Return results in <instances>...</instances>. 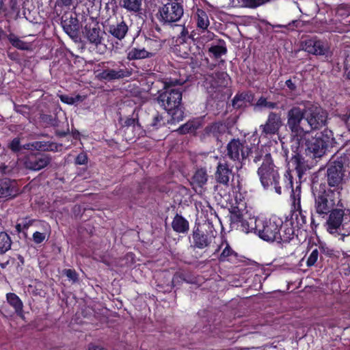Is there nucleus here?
<instances>
[{"label":"nucleus","instance_id":"obj_1","mask_svg":"<svg viewBox=\"0 0 350 350\" xmlns=\"http://www.w3.org/2000/svg\"><path fill=\"white\" fill-rule=\"evenodd\" d=\"M252 157L255 163L261 162L257 173L262 187L265 189L273 187L275 193L280 195L282 189L280 186V175L271 154L258 148L254 151V155Z\"/></svg>","mask_w":350,"mask_h":350},{"label":"nucleus","instance_id":"obj_2","mask_svg":"<svg viewBox=\"0 0 350 350\" xmlns=\"http://www.w3.org/2000/svg\"><path fill=\"white\" fill-rule=\"evenodd\" d=\"M157 100L174 120H178L182 117L183 111L180 109L182 91L180 88L165 85L164 91L159 94Z\"/></svg>","mask_w":350,"mask_h":350},{"label":"nucleus","instance_id":"obj_3","mask_svg":"<svg viewBox=\"0 0 350 350\" xmlns=\"http://www.w3.org/2000/svg\"><path fill=\"white\" fill-rule=\"evenodd\" d=\"M314 208L320 215H327L334 207H344L338 189L320 190L314 193Z\"/></svg>","mask_w":350,"mask_h":350},{"label":"nucleus","instance_id":"obj_4","mask_svg":"<svg viewBox=\"0 0 350 350\" xmlns=\"http://www.w3.org/2000/svg\"><path fill=\"white\" fill-rule=\"evenodd\" d=\"M342 208H336L329 213L325 228L329 234L335 237H340L341 239L344 240L345 237L349 234L345 226L350 222V211L349 209Z\"/></svg>","mask_w":350,"mask_h":350},{"label":"nucleus","instance_id":"obj_5","mask_svg":"<svg viewBox=\"0 0 350 350\" xmlns=\"http://www.w3.org/2000/svg\"><path fill=\"white\" fill-rule=\"evenodd\" d=\"M305 109L294 106L287 112V126L292 135L297 139L308 133Z\"/></svg>","mask_w":350,"mask_h":350},{"label":"nucleus","instance_id":"obj_6","mask_svg":"<svg viewBox=\"0 0 350 350\" xmlns=\"http://www.w3.org/2000/svg\"><path fill=\"white\" fill-rule=\"evenodd\" d=\"M282 225V219L277 217H272L265 221L259 220L258 221V226H256L258 227L257 228L258 234L265 241L278 243V239H281L279 237V232L281 230Z\"/></svg>","mask_w":350,"mask_h":350},{"label":"nucleus","instance_id":"obj_7","mask_svg":"<svg viewBox=\"0 0 350 350\" xmlns=\"http://www.w3.org/2000/svg\"><path fill=\"white\" fill-rule=\"evenodd\" d=\"M227 155L236 164L237 170L241 168L242 163L250 154L252 153V148L245 141L239 139H232L227 145Z\"/></svg>","mask_w":350,"mask_h":350},{"label":"nucleus","instance_id":"obj_8","mask_svg":"<svg viewBox=\"0 0 350 350\" xmlns=\"http://www.w3.org/2000/svg\"><path fill=\"white\" fill-rule=\"evenodd\" d=\"M305 116L308 133L325 126L327 120V113L319 106L309 105L305 108Z\"/></svg>","mask_w":350,"mask_h":350},{"label":"nucleus","instance_id":"obj_9","mask_svg":"<svg viewBox=\"0 0 350 350\" xmlns=\"http://www.w3.org/2000/svg\"><path fill=\"white\" fill-rule=\"evenodd\" d=\"M228 80L229 76L226 72H215L205 75L203 86L208 94L214 96L215 94L220 92L228 85Z\"/></svg>","mask_w":350,"mask_h":350},{"label":"nucleus","instance_id":"obj_10","mask_svg":"<svg viewBox=\"0 0 350 350\" xmlns=\"http://www.w3.org/2000/svg\"><path fill=\"white\" fill-rule=\"evenodd\" d=\"M327 139H322L321 136L308 139L306 142V154L312 158H321L325 153L328 139L332 137V133L329 130H325Z\"/></svg>","mask_w":350,"mask_h":350},{"label":"nucleus","instance_id":"obj_11","mask_svg":"<svg viewBox=\"0 0 350 350\" xmlns=\"http://www.w3.org/2000/svg\"><path fill=\"white\" fill-rule=\"evenodd\" d=\"M344 176L345 169L342 161H333L328 163L327 181L330 187H334V189H338L341 193Z\"/></svg>","mask_w":350,"mask_h":350},{"label":"nucleus","instance_id":"obj_12","mask_svg":"<svg viewBox=\"0 0 350 350\" xmlns=\"http://www.w3.org/2000/svg\"><path fill=\"white\" fill-rule=\"evenodd\" d=\"M183 5L176 1H170L159 9L160 20L170 24L179 21L183 15Z\"/></svg>","mask_w":350,"mask_h":350},{"label":"nucleus","instance_id":"obj_13","mask_svg":"<svg viewBox=\"0 0 350 350\" xmlns=\"http://www.w3.org/2000/svg\"><path fill=\"white\" fill-rule=\"evenodd\" d=\"M51 161V158L45 154H29L24 159V165L27 169L33 171L40 170L46 167Z\"/></svg>","mask_w":350,"mask_h":350},{"label":"nucleus","instance_id":"obj_14","mask_svg":"<svg viewBox=\"0 0 350 350\" xmlns=\"http://www.w3.org/2000/svg\"><path fill=\"white\" fill-rule=\"evenodd\" d=\"M302 48L305 51L314 55H327L330 49L327 41L315 38L305 40Z\"/></svg>","mask_w":350,"mask_h":350},{"label":"nucleus","instance_id":"obj_15","mask_svg":"<svg viewBox=\"0 0 350 350\" xmlns=\"http://www.w3.org/2000/svg\"><path fill=\"white\" fill-rule=\"evenodd\" d=\"M282 124L280 115L275 112H270L266 122L260 126V129L262 130V135L267 136L277 133Z\"/></svg>","mask_w":350,"mask_h":350},{"label":"nucleus","instance_id":"obj_16","mask_svg":"<svg viewBox=\"0 0 350 350\" xmlns=\"http://www.w3.org/2000/svg\"><path fill=\"white\" fill-rule=\"evenodd\" d=\"M233 177L232 169L230 168L227 161L220 159L217 163L215 173V180L217 183L228 186L230 179Z\"/></svg>","mask_w":350,"mask_h":350},{"label":"nucleus","instance_id":"obj_17","mask_svg":"<svg viewBox=\"0 0 350 350\" xmlns=\"http://www.w3.org/2000/svg\"><path fill=\"white\" fill-rule=\"evenodd\" d=\"M215 237L213 234H205L199 228L194 229L192 233L191 247L198 249H204L211 244Z\"/></svg>","mask_w":350,"mask_h":350},{"label":"nucleus","instance_id":"obj_18","mask_svg":"<svg viewBox=\"0 0 350 350\" xmlns=\"http://www.w3.org/2000/svg\"><path fill=\"white\" fill-rule=\"evenodd\" d=\"M84 34L90 44L98 46L102 44L105 31H101L97 24H94L93 26L85 25Z\"/></svg>","mask_w":350,"mask_h":350},{"label":"nucleus","instance_id":"obj_19","mask_svg":"<svg viewBox=\"0 0 350 350\" xmlns=\"http://www.w3.org/2000/svg\"><path fill=\"white\" fill-rule=\"evenodd\" d=\"M131 75V72L126 68L118 69L107 68L98 74V77L102 80L110 81L128 77Z\"/></svg>","mask_w":350,"mask_h":350},{"label":"nucleus","instance_id":"obj_20","mask_svg":"<svg viewBox=\"0 0 350 350\" xmlns=\"http://www.w3.org/2000/svg\"><path fill=\"white\" fill-rule=\"evenodd\" d=\"M17 193L15 181L6 178L0 179V198H13Z\"/></svg>","mask_w":350,"mask_h":350},{"label":"nucleus","instance_id":"obj_21","mask_svg":"<svg viewBox=\"0 0 350 350\" xmlns=\"http://www.w3.org/2000/svg\"><path fill=\"white\" fill-rule=\"evenodd\" d=\"M129 30V27L126 23L121 20L120 22L116 23L109 24L107 25L108 32L113 36L114 38L121 40L126 35Z\"/></svg>","mask_w":350,"mask_h":350},{"label":"nucleus","instance_id":"obj_22","mask_svg":"<svg viewBox=\"0 0 350 350\" xmlns=\"http://www.w3.org/2000/svg\"><path fill=\"white\" fill-rule=\"evenodd\" d=\"M208 181V174L206 170L203 168L197 170L191 177L190 183L193 189L197 191L198 189H202Z\"/></svg>","mask_w":350,"mask_h":350},{"label":"nucleus","instance_id":"obj_23","mask_svg":"<svg viewBox=\"0 0 350 350\" xmlns=\"http://www.w3.org/2000/svg\"><path fill=\"white\" fill-rule=\"evenodd\" d=\"M65 32L72 38L76 37L79 28V22L76 17L70 16L64 20L62 23Z\"/></svg>","mask_w":350,"mask_h":350},{"label":"nucleus","instance_id":"obj_24","mask_svg":"<svg viewBox=\"0 0 350 350\" xmlns=\"http://www.w3.org/2000/svg\"><path fill=\"white\" fill-rule=\"evenodd\" d=\"M193 18L196 21L197 28L201 31L206 30L210 25L206 12L202 9H197L193 14Z\"/></svg>","mask_w":350,"mask_h":350},{"label":"nucleus","instance_id":"obj_25","mask_svg":"<svg viewBox=\"0 0 350 350\" xmlns=\"http://www.w3.org/2000/svg\"><path fill=\"white\" fill-rule=\"evenodd\" d=\"M172 227L178 233H186L189 230V224L187 219L177 214L173 219Z\"/></svg>","mask_w":350,"mask_h":350},{"label":"nucleus","instance_id":"obj_26","mask_svg":"<svg viewBox=\"0 0 350 350\" xmlns=\"http://www.w3.org/2000/svg\"><path fill=\"white\" fill-rule=\"evenodd\" d=\"M290 162L295 167L299 178L301 177L302 174H304L308 168L304 159L299 153H295L291 157Z\"/></svg>","mask_w":350,"mask_h":350},{"label":"nucleus","instance_id":"obj_27","mask_svg":"<svg viewBox=\"0 0 350 350\" xmlns=\"http://www.w3.org/2000/svg\"><path fill=\"white\" fill-rule=\"evenodd\" d=\"M206 132L215 137L217 140H221L222 136L227 132V127L224 124L216 122L208 126L206 129Z\"/></svg>","mask_w":350,"mask_h":350},{"label":"nucleus","instance_id":"obj_28","mask_svg":"<svg viewBox=\"0 0 350 350\" xmlns=\"http://www.w3.org/2000/svg\"><path fill=\"white\" fill-rule=\"evenodd\" d=\"M155 52H149L145 49L133 48L127 53V59L129 60L148 58L154 56Z\"/></svg>","mask_w":350,"mask_h":350},{"label":"nucleus","instance_id":"obj_29","mask_svg":"<svg viewBox=\"0 0 350 350\" xmlns=\"http://www.w3.org/2000/svg\"><path fill=\"white\" fill-rule=\"evenodd\" d=\"M6 299L8 304L14 308L16 313L22 317L23 304L18 296L15 293H9L6 295Z\"/></svg>","mask_w":350,"mask_h":350},{"label":"nucleus","instance_id":"obj_30","mask_svg":"<svg viewBox=\"0 0 350 350\" xmlns=\"http://www.w3.org/2000/svg\"><path fill=\"white\" fill-rule=\"evenodd\" d=\"M284 176H285L286 179L288 181L286 187L288 189H292V192H293L292 196L294 200L293 204L295 206L297 204V206L299 207L300 206V187H297L296 190L294 191L293 188V176H292V175L291 174V173L289 172H286Z\"/></svg>","mask_w":350,"mask_h":350},{"label":"nucleus","instance_id":"obj_31","mask_svg":"<svg viewBox=\"0 0 350 350\" xmlns=\"http://www.w3.org/2000/svg\"><path fill=\"white\" fill-rule=\"evenodd\" d=\"M294 235V230L292 226H289L287 224L282 225L281 230L279 232V237L281 239H278V243L289 242Z\"/></svg>","mask_w":350,"mask_h":350},{"label":"nucleus","instance_id":"obj_32","mask_svg":"<svg viewBox=\"0 0 350 350\" xmlns=\"http://www.w3.org/2000/svg\"><path fill=\"white\" fill-rule=\"evenodd\" d=\"M256 222L257 221L254 218L250 217L248 219L243 218L239 224L237 225V228H239L243 232L248 233L254 229L257 230L258 227L256 226H258Z\"/></svg>","mask_w":350,"mask_h":350},{"label":"nucleus","instance_id":"obj_33","mask_svg":"<svg viewBox=\"0 0 350 350\" xmlns=\"http://www.w3.org/2000/svg\"><path fill=\"white\" fill-rule=\"evenodd\" d=\"M7 38L12 45L18 49L29 50L30 49V44L29 43L23 41L14 33H10Z\"/></svg>","mask_w":350,"mask_h":350},{"label":"nucleus","instance_id":"obj_34","mask_svg":"<svg viewBox=\"0 0 350 350\" xmlns=\"http://www.w3.org/2000/svg\"><path fill=\"white\" fill-rule=\"evenodd\" d=\"M223 246H225V247H224L221 254H220V256L219 258L220 261L227 260L228 257H230L234 254V252L230 247V245L226 240L221 241L220 245L217 247V249L215 250V252H217L221 249V247Z\"/></svg>","mask_w":350,"mask_h":350},{"label":"nucleus","instance_id":"obj_35","mask_svg":"<svg viewBox=\"0 0 350 350\" xmlns=\"http://www.w3.org/2000/svg\"><path fill=\"white\" fill-rule=\"evenodd\" d=\"M250 96L247 93H241L237 94L232 100V106L234 108L239 109L247 105V103L250 102Z\"/></svg>","mask_w":350,"mask_h":350},{"label":"nucleus","instance_id":"obj_36","mask_svg":"<svg viewBox=\"0 0 350 350\" xmlns=\"http://www.w3.org/2000/svg\"><path fill=\"white\" fill-rule=\"evenodd\" d=\"M12 241L5 232H0V253L4 254L11 248Z\"/></svg>","mask_w":350,"mask_h":350},{"label":"nucleus","instance_id":"obj_37","mask_svg":"<svg viewBox=\"0 0 350 350\" xmlns=\"http://www.w3.org/2000/svg\"><path fill=\"white\" fill-rule=\"evenodd\" d=\"M230 213L231 224L237 226L244 218L241 210L237 206L232 207Z\"/></svg>","mask_w":350,"mask_h":350},{"label":"nucleus","instance_id":"obj_38","mask_svg":"<svg viewBox=\"0 0 350 350\" xmlns=\"http://www.w3.org/2000/svg\"><path fill=\"white\" fill-rule=\"evenodd\" d=\"M122 6L129 11L137 12L140 10L142 0H122Z\"/></svg>","mask_w":350,"mask_h":350},{"label":"nucleus","instance_id":"obj_39","mask_svg":"<svg viewBox=\"0 0 350 350\" xmlns=\"http://www.w3.org/2000/svg\"><path fill=\"white\" fill-rule=\"evenodd\" d=\"M208 51L212 53L215 58H219L226 53L227 49L224 45H215L211 46Z\"/></svg>","mask_w":350,"mask_h":350},{"label":"nucleus","instance_id":"obj_40","mask_svg":"<svg viewBox=\"0 0 350 350\" xmlns=\"http://www.w3.org/2000/svg\"><path fill=\"white\" fill-rule=\"evenodd\" d=\"M235 6L241 8H256L259 6L258 0H237Z\"/></svg>","mask_w":350,"mask_h":350},{"label":"nucleus","instance_id":"obj_41","mask_svg":"<svg viewBox=\"0 0 350 350\" xmlns=\"http://www.w3.org/2000/svg\"><path fill=\"white\" fill-rule=\"evenodd\" d=\"M259 107H265L268 109H275L277 107V103L268 101L267 98L264 97H260L256 105Z\"/></svg>","mask_w":350,"mask_h":350},{"label":"nucleus","instance_id":"obj_42","mask_svg":"<svg viewBox=\"0 0 350 350\" xmlns=\"http://www.w3.org/2000/svg\"><path fill=\"white\" fill-rule=\"evenodd\" d=\"M196 129V126L192 122H187L186 124L180 126L178 131L181 134H186L188 133L194 132Z\"/></svg>","mask_w":350,"mask_h":350},{"label":"nucleus","instance_id":"obj_43","mask_svg":"<svg viewBox=\"0 0 350 350\" xmlns=\"http://www.w3.org/2000/svg\"><path fill=\"white\" fill-rule=\"evenodd\" d=\"M319 257L318 249H314L312 251L310 256L308 258L306 264L308 267H311L315 264Z\"/></svg>","mask_w":350,"mask_h":350},{"label":"nucleus","instance_id":"obj_44","mask_svg":"<svg viewBox=\"0 0 350 350\" xmlns=\"http://www.w3.org/2000/svg\"><path fill=\"white\" fill-rule=\"evenodd\" d=\"M64 274L66 275V277L72 280L73 282H75L78 280V274L74 269H65L64 271Z\"/></svg>","mask_w":350,"mask_h":350},{"label":"nucleus","instance_id":"obj_45","mask_svg":"<svg viewBox=\"0 0 350 350\" xmlns=\"http://www.w3.org/2000/svg\"><path fill=\"white\" fill-rule=\"evenodd\" d=\"M79 98H80L79 96H77L75 98L70 97L67 95H61L60 96V100L63 103L68 104V105H73L74 103H75L77 101H78L79 100Z\"/></svg>","mask_w":350,"mask_h":350},{"label":"nucleus","instance_id":"obj_46","mask_svg":"<svg viewBox=\"0 0 350 350\" xmlns=\"http://www.w3.org/2000/svg\"><path fill=\"white\" fill-rule=\"evenodd\" d=\"M163 124V117L159 114H157L154 118L150 124V126L154 129H158Z\"/></svg>","mask_w":350,"mask_h":350},{"label":"nucleus","instance_id":"obj_47","mask_svg":"<svg viewBox=\"0 0 350 350\" xmlns=\"http://www.w3.org/2000/svg\"><path fill=\"white\" fill-rule=\"evenodd\" d=\"M122 126L123 127H130L132 126L135 128L136 126L138 125V122L136 121V120L133 118H127L122 123Z\"/></svg>","mask_w":350,"mask_h":350},{"label":"nucleus","instance_id":"obj_48","mask_svg":"<svg viewBox=\"0 0 350 350\" xmlns=\"http://www.w3.org/2000/svg\"><path fill=\"white\" fill-rule=\"evenodd\" d=\"M45 239H46V235L44 233H42L40 232H36L33 234V241L37 244L41 243L42 242H43L44 241Z\"/></svg>","mask_w":350,"mask_h":350},{"label":"nucleus","instance_id":"obj_49","mask_svg":"<svg viewBox=\"0 0 350 350\" xmlns=\"http://www.w3.org/2000/svg\"><path fill=\"white\" fill-rule=\"evenodd\" d=\"M46 149V144L42 142L36 141L31 143V150H45Z\"/></svg>","mask_w":350,"mask_h":350},{"label":"nucleus","instance_id":"obj_50","mask_svg":"<svg viewBox=\"0 0 350 350\" xmlns=\"http://www.w3.org/2000/svg\"><path fill=\"white\" fill-rule=\"evenodd\" d=\"M179 51H183V53L180 54V56L183 58H188L189 57V53L186 51L188 49V45L187 43L183 42L178 45Z\"/></svg>","mask_w":350,"mask_h":350},{"label":"nucleus","instance_id":"obj_51","mask_svg":"<svg viewBox=\"0 0 350 350\" xmlns=\"http://www.w3.org/2000/svg\"><path fill=\"white\" fill-rule=\"evenodd\" d=\"M88 157L86 154L85 153H80L78 154L75 159V163L77 165H84L87 163Z\"/></svg>","mask_w":350,"mask_h":350},{"label":"nucleus","instance_id":"obj_52","mask_svg":"<svg viewBox=\"0 0 350 350\" xmlns=\"http://www.w3.org/2000/svg\"><path fill=\"white\" fill-rule=\"evenodd\" d=\"M10 148L14 152L19 151L21 150L19 139L14 138L10 143Z\"/></svg>","mask_w":350,"mask_h":350},{"label":"nucleus","instance_id":"obj_53","mask_svg":"<svg viewBox=\"0 0 350 350\" xmlns=\"http://www.w3.org/2000/svg\"><path fill=\"white\" fill-rule=\"evenodd\" d=\"M33 220L29 219L28 218H24L21 220V223L23 225V228L27 229L33 224Z\"/></svg>","mask_w":350,"mask_h":350},{"label":"nucleus","instance_id":"obj_54","mask_svg":"<svg viewBox=\"0 0 350 350\" xmlns=\"http://www.w3.org/2000/svg\"><path fill=\"white\" fill-rule=\"evenodd\" d=\"M286 85L288 87V88L291 90V91H294L296 90V85L295 84V83H293L291 79H288L286 81Z\"/></svg>","mask_w":350,"mask_h":350},{"label":"nucleus","instance_id":"obj_55","mask_svg":"<svg viewBox=\"0 0 350 350\" xmlns=\"http://www.w3.org/2000/svg\"><path fill=\"white\" fill-rule=\"evenodd\" d=\"M189 31L185 26H183L181 28V31L180 33V37L185 40L189 36Z\"/></svg>","mask_w":350,"mask_h":350},{"label":"nucleus","instance_id":"obj_56","mask_svg":"<svg viewBox=\"0 0 350 350\" xmlns=\"http://www.w3.org/2000/svg\"><path fill=\"white\" fill-rule=\"evenodd\" d=\"M157 39H159V42L157 40L155 41V43H156V45H157V48L155 49V51H157L159 50L161 46V42L163 41L161 38H160L159 36H154Z\"/></svg>","mask_w":350,"mask_h":350},{"label":"nucleus","instance_id":"obj_57","mask_svg":"<svg viewBox=\"0 0 350 350\" xmlns=\"http://www.w3.org/2000/svg\"><path fill=\"white\" fill-rule=\"evenodd\" d=\"M63 5L69 6L72 4V0H60Z\"/></svg>","mask_w":350,"mask_h":350},{"label":"nucleus","instance_id":"obj_58","mask_svg":"<svg viewBox=\"0 0 350 350\" xmlns=\"http://www.w3.org/2000/svg\"><path fill=\"white\" fill-rule=\"evenodd\" d=\"M16 229L18 232H21L25 228H23V225H21V223L20 222L16 224Z\"/></svg>","mask_w":350,"mask_h":350},{"label":"nucleus","instance_id":"obj_59","mask_svg":"<svg viewBox=\"0 0 350 350\" xmlns=\"http://www.w3.org/2000/svg\"><path fill=\"white\" fill-rule=\"evenodd\" d=\"M23 148L25 150H31V143L23 145Z\"/></svg>","mask_w":350,"mask_h":350},{"label":"nucleus","instance_id":"obj_60","mask_svg":"<svg viewBox=\"0 0 350 350\" xmlns=\"http://www.w3.org/2000/svg\"><path fill=\"white\" fill-rule=\"evenodd\" d=\"M66 134V132H58V135L60 136H65Z\"/></svg>","mask_w":350,"mask_h":350},{"label":"nucleus","instance_id":"obj_61","mask_svg":"<svg viewBox=\"0 0 350 350\" xmlns=\"http://www.w3.org/2000/svg\"><path fill=\"white\" fill-rule=\"evenodd\" d=\"M8 264V262H5V263H1L0 264V266L2 267V268H5L6 267V265Z\"/></svg>","mask_w":350,"mask_h":350},{"label":"nucleus","instance_id":"obj_62","mask_svg":"<svg viewBox=\"0 0 350 350\" xmlns=\"http://www.w3.org/2000/svg\"><path fill=\"white\" fill-rule=\"evenodd\" d=\"M347 77L348 79H350V71L348 72L347 75Z\"/></svg>","mask_w":350,"mask_h":350},{"label":"nucleus","instance_id":"obj_63","mask_svg":"<svg viewBox=\"0 0 350 350\" xmlns=\"http://www.w3.org/2000/svg\"><path fill=\"white\" fill-rule=\"evenodd\" d=\"M2 5H3V3H2V1L0 0V10H1L2 8Z\"/></svg>","mask_w":350,"mask_h":350},{"label":"nucleus","instance_id":"obj_64","mask_svg":"<svg viewBox=\"0 0 350 350\" xmlns=\"http://www.w3.org/2000/svg\"><path fill=\"white\" fill-rule=\"evenodd\" d=\"M156 30L159 33V32H160L161 29H160L159 27H156Z\"/></svg>","mask_w":350,"mask_h":350}]
</instances>
